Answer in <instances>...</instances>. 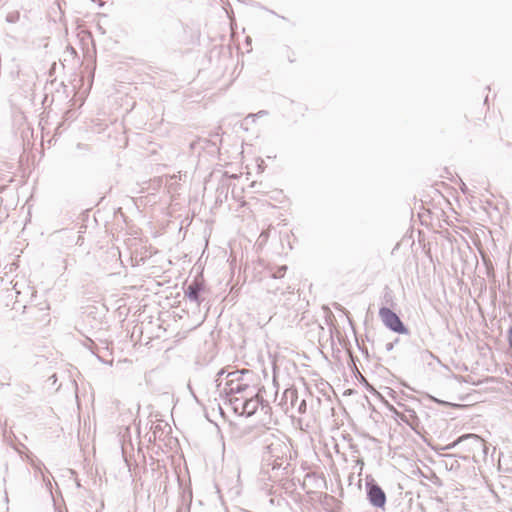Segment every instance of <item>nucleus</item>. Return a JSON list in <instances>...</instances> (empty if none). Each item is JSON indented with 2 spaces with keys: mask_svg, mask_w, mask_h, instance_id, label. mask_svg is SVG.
Instances as JSON below:
<instances>
[{
  "mask_svg": "<svg viewBox=\"0 0 512 512\" xmlns=\"http://www.w3.org/2000/svg\"><path fill=\"white\" fill-rule=\"evenodd\" d=\"M225 372H226V371H225L224 369H221V370L217 373V378H216V380H215V381H216V382H218V381H219V378H220V377H223V375L225 374Z\"/></svg>",
  "mask_w": 512,
  "mask_h": 512,
  "instance_id": "nucleus-22",
  "label": "nucleus"
},
{
  "mask_svg": "<svg viewBox=\"0 0 512 512\" xmlns=\"http://www.w3.org/2000/svg\"><path fill=\"white\" fill-rule=\"evenodd\" d=\"M248 389H250V386L242 380L234 383H226L224 391L229 396H236V394H243Z\"/></svg>",
  "mask_w": 512,
  "mask_h": 512,
  "instance_id": "nucleus-7",
  "label": "nucleus"
},
{
  "mask_svg": "<svg viewBox=\"0 0 512 512\" xmlns=\"http://www.w3.org/2000/svg\"><path fill=\"white\" fill-rule=\"evenodd\" d=\"M405 415L400 416V419L415 430V426L418 425L419 419L414 410H406Z\"/></svg>",
  "mask_w": 512,
  "mask_h": 512,
  "instance_id": "nucleus-9",
  "label": "nucleus"
},
{
  "mask_svg": "<svg viewBox=\"0 0 512 512\" xmlns=\"http://www.w3.org/2000/svg\"><path fill=\"white\" fill-rule=\"evenodd\" d=\"M283 399L285 400L286 410L289 407L294 408L298 403V393L295 389H286L283 393Z\"/></svg>",
  "mask_w": 512,
  "mask_h": 512,
  "instance_id": "nucleus-8",
  "label": "nucleus"
},
{
  "mask_svg": "<svg viewBox=\"0 0 512 512\" xmlns=\"http://www.w3.org/2000/svg\"><path fill=\"white\" fill-rule=\"evenodd\" d=\"M379 316L384 325L391 331L399 334H408L409 330L401 321L400 317L388 307L379 309Z\"/></svg>",
  "mask_w": 512,
  "mask_h": 512,
  "instance_id": "nucleus-3",
  "label": "nucleus"
},
{
  "mask_svg": "<svg viewBox=\"0 0 512 512\" xmlns=\"http://www.w3.org/2000/svg\"><path fill=\"white\" fill-rule=\"evenodd\" d=\"M19 19V13H10L7 15L6 20L10 23H15Z\"/></svg>",
  "mask_w": 512,
  "mask_h": 512,
  "instance_id": "nucleus-17",
  "label": "nucleus"
},
{
  "mask_svg": "<svg viewBox=\"0 0 512 512\" xmlns=\"http://www.w3.org/2000/svg\"><path fill=\"white\" fill-rule=\"evenodd\" d=\"M259 239L261 241H266L268 239V232L267 231H262L260 236H259Z\"/></svg>",
  "mask_w": 512,
  "mask_h": 512,
  "instance_id": "nucleus-19",
  "label": "nucleus"
},
{
  "mask_svg": "<svg viewBox=\"0 0 512 512\" xmlns=\"http://www.w3.org/2000/svg\"><path fill=\"white\" fill-rule=\"evenodd\" d=\"M204 291V285L202 282L198 280H193L184 290L185 296L191 301L196 303L199 306L203 299L201 298V293Z\"/></svg>",
  "mask_w": 512,
  "mask_h": 512,
  "instance_id": "nucleus-5",
  "label": "nucleus"
},
{
  "mask_svg": "<svg viewBox=\"0 0 512 512\" xmlns=\"http://www.w3.org/2000/svg\"><path fill=\"white\" fill-rule=\"evenodd\" d=\"M31 465L35 470V477H38L39 475L42 477L43 481H46V477L44 475V472L42 471V463L40 461H34L31 460Z\"/></svg>",
  "mask_w": 512,
  "mask_h": 512,
  "instance_id": "nucleus-12",
  "label": "nucleus"
},
{
  "mask_svg": "<svg viewBox=\"0 0 512 512\" xmlns=\"http://www.w3.org/2000/svg\"><path fill=\"white\" fill-rule=\"evenodd\" d=\"M386 350L389 352L394 348V342H388L385 344Z\"/></svg>",
  "mask_w": 512,
  "mask_h": 512,
  "instance_id": "nucleus-20",
  "label": "nucleus"
},
{
  "mask_svg": "<svg viewBox=\"0 0 512 512\" xmlns=\"http://www.w3.org/2000/svg\"><path fill=\"white\" fill-rule=\"evenodd\" d=\"M460 189L463 193H465V194L468 193V188L464 182H461Z\"/></svg>",
  "mask_w": 512,
  "mask_h": 512,
  "instance_id": "nucleus-21",
  "label": "nucleus"
},
{
  "mask_svg": "<svg viewBox=\"0 0 512 512\" xmlns=\"http://www.w3.org/2000/svg\"><path fill=\"white\" fill-rule=\"evenodd\" d=\"M268 112L265 111V110H260L259 112H257L256 114H249L246 118H245V121H248L249 119H251L253 122L255 121V118L256 117H262V116H265L267 115Z\"/></svg>",
  "mask_w": 512,
  "mask_h": 512,
  "instance_id": "nucleus-14",
  "label": "nucleus"
},
{
  "mask_svg": "<svg viewBox=\"0 0 512 512\" xmlns=\"http://www.w3.org/2000/svg\"><path fill=\"white\" fill-rule=\"evenodd\" d=\"M249 371H232V372H229L227 374V382L226 383H234V382H238V381H242L243 380V375L244 374H248Z\"/></svg>",
  "mask_w": 512,
  "mask_h": 512,
  "instance_id": "nucleus-10",
  "label": "nucleus"
},
{
  "mask_svg": "<svg viewBox=\"0 0 512 512\" xmlns=\"http://www.w3.org/2000/svg\"><path fill=\"white\" fill-rule=\"evenodd\" d=\"M245 397L230 396L229 401L233 410L241 415V402H244Z\"/></svg>",
  "mask_w": 512,
  "mask_h": 512,
  "instance_id": "nucleus-11",
  "label": "nucleus"
},
{
  "mask_svg": "<svg viewBox=\"0 0 512 512\" xmlns=\"http://www.w3.org/2000/svg\"><path fill=\"white\" fill-rule=\"evenodd\" d=\"M366 494L371 505L376 508H384L386 504V494L374 480L366 482Z\"/></svg>",
  "mask_w": 512,
  "mask_h": 512,
  "instance_id": "nucleus-4",
  "label": "nucleus"
},
{
  "mask_svg": "<svg viewBox=\"0 0 512 512\" xmlns=\"http://www.w3.org/2000/svg\"><path fill=\"white\" fill-rule=\"evenodd\" d=\"M63 262H64V270H67L68 266L70 265L69 260L68 259H64Z\"/></svg>",
  "mask_w": 512,
  "mask_h": 512,
  "instance_id": "nucleus-24",
  "label": "nucleus"
},
{
  "mask_svg": "<svg viewBox=\"0 0 512 512\" xmlns=\"http://www.w3.org/2000/svg\"><path fill=\"white\" fill-rule=\"evenodd\" d=\"M261 402H262V403H260V404H259V406H261V409H262V410H264V411H265V413H267V412H268V410L270 409L269 402H268V401H266V400H264L263 398H262V401H261Z\"/></svg>",
  "mask_w": 512,
  "mask_h": 512,
  "instance_id": "nucleus-18",
  "label": "nucleus"
},
{
  "mask_svg": "<svg viewBox=\"0 0 512 512\" xmlns=\"http://www.w3.org/2000/svg\"><path fill=\"white\" fill-rule=\"evenodd\" d=\"M197 143H198L197 141H192V142L190 143V149H191L192 151H194V150L196 149Z\"/></svg>",
  "mask_w": 512,
  "mask_h": 512,
  "instance_id": "nucleus-23",
  "label": "nucleus"
},
{
  "mask_svg": "<svg viewBox=\"0 0 512 512\" xmlns=\"http://www.w3.org/2000/svg\"><path fill=\"white\" fill-rule=\"evenodd\" d=\"M287 269L288 268L286 265L279 266L275 271L271 273V277L273 279H280L285 275Z\"/></svg>",
  "mask_w": 512,
  "mask_h": 512,
  "instance_id": "nucleus-13",
  "label": "nucleus"
},
{
  "mask_svg": "<svg viewBox=\"0 0 512 512\" xmlns=\"http://www.w3.org/2000/svg\"><path fill=\"white\" fill-rule=\"evenodd\" d=\"M461 442L460 441V437H458L455 441H453L452 443L450 444H447L446 446H444L442 448V450H451V449H454L455 447L457 446H461Z\"/></svg>",
  "mask_w": 512,
  "mask_h": 512,
  "instance_id": "nucleus-15",
  "label": "nucleus"
},
{
  "mask_svg": "<svg viewBox=\"0 0 512 512\" xmlns=\"http://www.w3.org/2000/svg\"><path fill=\"white\" fill-rule=\"evenodd\" d=\"M266 443L263 451V461L268 466L276 470L281 469L284 465H289L288 454L290 448L283 440L271 435L270 439H266Z\"/></svg>",
  "mask_w": 512,
  "mask_h": 512,
  "instance_id": "nucleus-1",
  "label": "nucleus"
},
{
  "mask_svg": "<svg viewBox=\"0 0 512 512\" xmlns=\"http://www.w3.org/2000/svg\"><path fill=\"white\" fill-rule=\"evenodd\" d=\"M461 447L463 451L472 455L475 459L477 457L485 458L488 454V448L485 441L477 434L469 433L460 436Z\"/></svg>",
  "mask_w": 512,
  "mask_h": 512,
  "instance_id": "nucleus-2",
  "label": "nucleus"
},
{
  "mask_svg": "<svg viewBox=\"0 0 512 512\" xmlns=\"http://www.w3.org/2000/svg\"><path fill=\"white\" fill-rule=\"evenodd\" d=\"M262 397L259 393L252 395L250 397H245L244 402H241V415H245L250 417L254 415L259 407V404L262 403Z\"/></svg>",
  "mask_w": 512,
  "mask_h": 512,
  "instance_id": "nucleus-6",
  "label": "nucleus"
},
{
  "mask_svg": "<svg viewBox=\"0 0 512 512\" xmlns=\"http://www.w3.org/2000/svg\"><path fill=\"white\" fill-rule=\"evenodd\" d=\"M307 410V404H306V400L305 399H302L299 403H298V406H297V411L299 412V414H304Z\"/></svg>",
  "mask_w": 512,
  "mask_h": 512,
  "instance_id": "nucleus-16",
  "label": "nucleus"
}]
</instances>
